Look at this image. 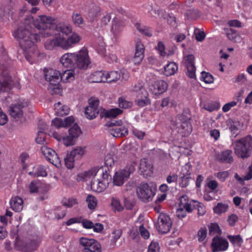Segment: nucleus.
Wrapping results in <instances>:
<instances>
[{
	"instance_id": "f704fd0d",
	"label": "nucleus",
	"mask_w": 252,
	"mask_h": 252,
	"mask_svg": "<svg viewBox=\"0 0 252 252\" xmlns=\"http://www.w3.org/2000/svg\"><path fill=\"white\" fill-rule=\"evenodd\" d=\"M44 47L46 49L53 50L56 47H58L56 34L53 39H48L44 43Z\"/></svg>"
},
{
	"instance_id": "cd10ccee",
	"label": "nucleus",
	"mask_w": 252,
	"mask_h": 252,
	"mask_svg": "<svg viewBox=\"0 0 252 252\" xmlns=\"http://www.w3.org/2000/svg\"><path fill=\"white\" fill-rule=\"evenodd\" d=\"M232 152L230 150H226L218 156V159L222 162L231 163L233 161Z\"/></svg>"
},
{
	"instance_id": "6e6d98bb",
	"label": "nucleus",
	"mask_w": 252,
	"mask_h": 252,
	"mask_svg": "<svg viewBox=\"0 0 252 252\" xmlns=\"http://www.w3.org/2000/svg\"><path fill=\"white\" fill-rule=\"evenodd\" d=\"M190 177L189 174L183 175L181 177L179 185L182 188H186L189 184V181Z\"/></svg>"
},
{
	"instance_id": "f257e3e1",
	"label": "nucleus",
	"mask_w": 252,
	"mask_h": 252,
	"mask_svg": "<svg viewBox=\"0 0 252 252\" xmlns=\"http://www.w3.org/2000/svg\"><path fill=\"white\" fill-rule=\"evenodd\" d=\"M30 29L29 26L20 27L14 32L13 36L19 40L27 61L33 63L38 60L39 53L34 43L39 40V36L32 33Z\"/></svg>"
},
{
	"instance_id": "69168bd1",
	"label": "nucleus",
	"mask_w": 252,
	"mask_h": 252,
	"mask_svg": "<svg viewBox=\"0 0 252 252\" xmlns=\"http://www.w3.org/2000/svg\"><path fill=\"white\" fill-rule=\"evenodd\" d=\"M229 173L228 171L220 172L217 174V177L220 182H224L226 179L228 177Z\"/></svg>"
},
{
	"instance_id": "473e14b6",
	"label": "nucleus",
	"mask_w": 252,
	"mask_h": 252,
	"mask_svg": "<svg viewBox=\"0 0 252 252\" xmlns=\"http://www.w3.org/2000/svg\"><path fill=\"white\" fill-rule=\"evenodd\" d=\"M105 82L111 83L118 80L121 77L119 72L117 71H112L105 73Z\"/></svg>"
},
{
	"instance_id": "0eeeda50",
	"label": "nucleus",
	"mask_w": 252,
	"mask_h": 252,
	"mask_svg": "<svg viewBox=\"0 0 252 252\" xmlns=\"http://www.w3.org/2000/svg\"><path fill=\"white\" fill-rule=\"evenodd\" d=\"M58 47L64 50H68L73 45L78 43L81 40L80 36L76 33H73L67 38H65L61 34H57Z\"/></svg>"
},
{
	"instance_id": "09e8293b",
	"label": "nucleus",
	"mask_w": 252,
	"mask_h": 252,
	"mask_svg": "<svg viewBox=\"0 0 252 252\" xmlns=\"http://www.w3.org/2000/svg\"><path fill=\"white\" fill-rule=\"evenodd\" d=\"M86 201L88 203V207L90 209H94L96 206L97 200L92 195H88Z\"/></svg>"
},
{
	"instance_id": "864d4df0",
	"label": "nucleus",
	"mask_w": 252,
	"mask_h": 252,
	"mask_svg": "<svg viewBox=\"0 0 252 252\" xmlns=\"http://www.w3.org/2000/svg\"><path fill=\"white\" fill-rule=\"evenodd\" d=\"M209 228L210 235L219 234L220 232V228L217 223H211Z\"/></svg>"
},
{
	"instance_id": "0e129e2a",
	"label": "nucleus",
	"mask_w": 252,
	"mask_h": 252,
	"mask_svg": "<svg viewBox=\"0 0 252 252\" xmlns=\"http://www.w3.org/2000/svg\"><path fill=\"white\" fill-rule=\"evenodd\" d=\"M207 235V229L206 228H201L198 232V240L199 242H202L206 238Z\"/></svg>"
},
{
	"instance_id": "9d476101",
	"label": "nucleus",
	"mask_w": 252,
	"mask_h": 252,
	"mask_svg": "<svg viewBox=\"0 0 252 252\" xmlns=\"http://www.w3.org/2000/svg\"><path fill=\"white\" fill-rule=\"evenodd\" d=\"M75 56L74 67L75 69H86L90 63L87 50L83 48L79 52L74 53Z\"/></svg>"
},
{
	"instance_id": "f03ea898",
	"label": "nucleus",
	"mask_w": 252,
	"mask_h": 252,
	"mask_svg": "<svg viewBox=\"0 0 252 252\" xmlns=\"http://www.w3.org/2000/svg\"><path fill=\"white\" fill-rule=\"evenodd\" d=\"M74 121V118L72 116H69L64 119L56 118L52 122L51 126L58 130L61 128L69 127L67 135L63 138V144L67 147L75 145L77 140L82 133L79 126L76 124H73Z\"/></svg>"
},
{
	"instance_id": "1a4fd4ad",
	"label": "nucleus",
	"mask_w": 252,
	"mask_h": 252,
	"mask_svg": "<svg viewBox=\"0 0 252 252\" xmlns=\"http://www.w3.org/2000/svg\"><path fill=\"white\" fill-rule=\"evenodd\" d=\"M79 244L84 252H101L100 244L94 239L81 237Z\"/></svg>"
},
{
	"instance_id": "e2e57ef3",
	"label": "nucleus",
	"mask_w": 252,
	"mask_h": 252,
	"mask_svg": "<svg viewBox=\"0 0 252 252\" xmlns=\"http://www.w3.org/2000/svg\"><path fill=\"white\" fill-rule=\"evenodd\" d=\"M178 179V176L175 173L169 174L166 178L167 183L171 184L175 183Z\"/></svg>"
},
{
	"instance_id": "680f3d73",
	"label": "nucleus",
	"mask_w": 252,
	"mask_h": 252,
	"mask_svg": "<svg viewBox=\"0 0 252 252\" xmlns=\"http://www.w3.org/2000/svg\"><path fill=\"white\" fill-rule=\"evenodd\" d=\"M156 49L158 51L160 56L164 57L166 55V53L165 52V46L161 41L158 42V44L156 47Z\"/></svg>"
},
{
	"instance_id": "a18cd8bd",
	"label": "nucleus",
	"mask_w": 252,
	"mask_h": 252,
	"mask_svg": "<svg viewBox=\"0 0 252 252\" xmlns=\"http://www.w3.org/2000/svg\"><path fill=\"white\" fill-rule=\"evenodd\" d=\"M59 84V82L49 83L48 86V90L52 94H58L60 92V88Z\"/></svg>"
},
{
	"instance_id": "412c9836",
	"label": "nucleus",
	"mask_w": 252,
	"mask_h": 252,
	"mask_svg": "<svg viewBox=\"0 0 252 252\" xmlns=\"http://www.w3.org/2000/svg\"><path fill=\"white\" fill-rule=\"evenodd\" d=\"M167 83L163 80L157 81L153 84L150 90L155 94H161L166 91L167 89Z\"/></svg>"
},
{
	"instance_id": "423d86ee",
	"label": "nucleus",
	"mask_w": 252,
	"mask_h": 252,
	"mask_svg": "<svg viewBox=\"0 0 252 252\" xmlns=\"http://www.w3.org/2000/svg\"><path fill=\"white\" fill-rule=\"evenodd\" d=\"M189 118L184 114L178 115L176 119L175 126L178 132L183 136H188L192 131V126L189 122Z\"/></svg>"
},
{
	"instance_id": "a878e982",
	"label": "nucleus",
	"mask_w": 252,
	"mask_h": 252,
	"mask_svg": "<svg viewBox=\"0 0 252 252\" xmlns=\"http://www.w3.org/2000/svg\"><path fill=\"white\" fill-rule=\"evenodd\" d=\"M105 73L102 71L94 72L89 78V80L92 83L105 82Z\"/></svg>"
},
{
	"instance_id": "c03bdc74",
	"label": "nucleus",
	"mask_w": 252,
	"mask_h": 252,
	"mask_svg": "<svg viewBox=\"0 0 252 252\" xmlns=\"http://www.w3.org/2000/svg\"><path fill=\"white\" fill-rule=\"evenodd\" d=\"M75 158L73 155H71V153H69L64 158L65 164L67 168L71 169L74 167Z\"/></svg>"
},
{
	"instance_id": "c9c22d12",
	"label": "nucleus",
	"mask_w": 252,
	"mask_h": 252,
	"mask_svg": "<svg viewBox=\"0 0 252 252\" xmlns=\"http://www.w3.org/2000/svg\"><path fill=\"white\" fill-rule=\"evenodd\" d=\"M57 32L67 35L72 32V28L67 25L58 24L55 27Z\"/></svg>"
},
{
	"instance_id": "2eb2a0df",
	"label": "nucleus",
	"mask_w": 252,
	"mask_h": 252,
	"mask_svg": "<svg viewBox=\"0 0 252 252\" xmlns=\"http://www.w3.org/2000/svg\"><path fill=\"white\" fill-rule=\"evenodd\" d=\"M99 100L98 99L92 97L89 100V105L85 108V114L86 117L92 120L95 118L99 114Z\"/></svg>"
},
{
	"instance_id": "72a5a7b5",
	"label": "nucleus",
	"mask_w": 252,
	"mask_h": 252,
	"mask_svg": "<svg viewBox=\"0 0 252 252\" xmlns=\"http://www.w3.org/2000/svg\"><path fill=\"white\" fill-rule=\"evenodd\" d=\"M72 69L66 70L62 74L61 73L60 80H61L63 82H70L73 80L74 78V73Z\"/></svg>"
},
{
	"instance_id": "2f4dec72",
	"label": "nucleus",
	"mask_w": 252,
	"mask_h": 252,
	"mask_svg": "<svg viewBox=\"0 0 252 252\" xmlns=\"http://www.w3.org/2000/svg\"><path fill=\"white\" fill-rule=\"evenodd\" d=\"M158 15L161 18L167 20L168 23L171 26L174 27L176 25V18L172 15L167 14L162 10L158 11Z\"/></svg>"
},
{
	"instance_id": "58836bf2",
	"label": "nucleus",
	"mask_w": 252,
	"mask_h": 252,
	"mask_svg": "<svg viewBox=\"0 0 252 252\" xmlns=\"http://www.w3.org/2000/svg\"><path fill=\"white\" fill-rule=\"evenodd\" d=\"M62 204L66 207L71 208L78 204V200L74 197L63 198L62 200Z\"/></svg>"
},
{
	"instance_id": "ddd939ff",
	"label": "nucleus",
	"mask_w": 252,
	"mask_h": 252,
	"mask_svg": "<svg viewBox=\"0 0 252 252\" xmlns=\"http://www.w3.org/2000/svg\"><path fill=\"white\" fill-rule=\"evenodd\" d=\"M172 224L171 219L168 215L164 213H160L158 216L156 226L158 231L166 233L170 230Z\"/></svg>"
},
{
	"instance_id": "79ce46f5",
	"label": "nucleus",
	"mask_w": 252,
	"mask_h": 252,
	"mask_svg": "<svg viewBox=\"0 0 252 252\" xmlns=\"http://www.w3.org/2000/svg\"><path fill=\"white\" fill-rule=\"evenodd\" d=\"M73 23L76 26H80L84 23V19L81 14L78 12H74L72 15Z\"/></svg>"
},
{
	"instance_id": "a19ab883",
	"label": "nucleus",
	"mask_w": 252,
	"mask_h": 252,
	"mask_svg": "<svg viewBox=\"0 0 252 252\" xmlns=\"http://www.w3.org/2000/svg\"><path fill=\"white\" fill-rule=\"evenodd\" d=\"M188 197L186 195L183 196L180 198V207L184 208L187 212L191 213L192 212V209L191 204L187 202Z\"/></svg>"
},
{
	"instance_id": "f8f14e48",
	"label": "nucleus",
	"mask_w": 252,
	"mask_h": 252,
	"mask_svg": "<svg viewBox=\"0 0 252 252\" xmlns=\"http://www.w3.org/2000/svg\"><path fill=\"white\" fill-rule=\"evenodd\" d=\"M57 21L56 18L46 15H40L33 20V24L35 28L40 30L50 29L52 25Z\"/></svg>"
},
{
	"instance_id": "f3484780",
	"label": "nucleus",
	"mask_w": 252,
	"mask_h": 252,
	"mask_svg": "<svg viewBox=\"0 0 252 252\" xmlns=\"http://www.w3.org/2000/svg\"><path fill=\"white\" fill-rule=\"evenodd\" d=\"M41 151L47 159L57 167L61 166V160L56 152L46 146H43Z\"/></svg>"
},
{
	"instance_id": "dca6fc26",
	"label": "nucleus",
	"mask_w": 252,
	"mask_h": 252,
	"mask_svg": "<svg viewBox=\"0 0 252 252\" xmlns=\"http://www.w3.org/2000/svg\"><path fill=\"white\" fill-rule=\"evenodd\" d=\"M4 67L2 65L0 66V71L2 72L0 74V92H7L11 90L12 87L11 77L8 75Z\"/></svg>"
},
{
	"instance_id": "7c9ffc66",
	"label": "nucleus",
	"mask_w": 252,
	"mask_h": 252,
	"mask_svg": "<svg viewBox=\"0 0 252 252\" xmlns=\"http://www.w3.org/2000/svg\"><path fill=\"white\" fill-rule=\"evenodd\" d=\"M225 32L228 38L235 42H240L241 38L239 35L237 34L236 31L232 29H225Z\"/></svg>"
},
{
	"instance_id": "c756f323",
	"label": "nucleus",
	"mask_w": 252,
	"mask_h": 252,
	"mask_svg": "<svg viewBox=\"0 0 252 252\" xmlns=\"http://www.w3.org/2000/svg\"><path fill=\"white\" fill-rule=\"evenodd\" d=\"M178 65L174 62H171L164 67V74L167 76L174 75L178 70Z\"/></svg>"
},
{
	"instance_id": "de8ad7c7",
	"label": "nucleus",
	"mask_w": 252,
	"mask_h": 252,
	"mask_svg": "<svg viewBox=\"0 0 252 252\" xmlns=\"http://www.w3.org/2000/svg\"><path fill=\"white\" fill-rule=\"evenodd\" d=\"M39 246V242L36 240L31 241L27 243L25 246V249L27 252H32L34 251Z\"/></svg>"
},
{
	"instance_id": "39448f33",
	"label": "nucleus",
	"mask_w": 252,
	"mask_h": 252,
	"mask_svg": "<svg viewBox=\"0 0 252 252\" xmlns=\"http://www.w3.org/2000/svg\"><path fill=\"white\" fill-rule=\"evenodd\" d=\"M155 191V188L147 183H141L136 189L138 198L145 202H149L153 199Z\"/></svg>"
},
{
	"instance_id": "603ef678",
	"label": "nucleus",
	"mask_w": 252,
	"mask_h": 252,
	"mask_svg": "<svg viewBox=\"0 0 252 252\" xmlns=\"http://www.w3.org/2000/svg\"><path fill=\"white\" fill-rule=\"evenodd\" d=\"M70 153H71V155H73L75 158H80L84 154L85 150L84 148L77 147L72 150Z\"/></svg>"
},
{
	"instance_id": "6ab92c4d",
	"label": "nucleus",
	"mask_w": 252,
	"mask_h": 252,
	"mask_svg": "<svg viewBox=\"0 0 252 252\" xmlns=\"http://www.w3.org/2000/svg\"><path fill=\"white\" fill-rule=\"evenodd\" d=\"M148 92L143 88H140L136 94L135 103L139 107H144L151 103L150 99L148 97Z\"/></svg>"
},
{
	"instance_id": "bf43d9fd",
	"label": "nucleus",
	"mask_w": 252,
	"mask_h": 252,
	"mask_svg": "<svg viewBox=\"0 0 252 252\" xmlns=\"http://www.w3.org/2000/svg\"><path fill=\"white\" fill-rule=\"evenodd\" d=\"M144 57V53H139V52H135L133 59L134 64H139L143 60Z\"/></svg>"
},
{
	"instance_id": "ea45409f",
	"label": "nucleus",
	"mask_w": 252,
	"mask_h": 252,
	"mask_svg": "<svg viewBox=\"0 0 252 252\" xmlns=\"http://www.w3.org/2000/svg\"><path fill=\"white\" fill-rule=\"evenodd\" d=\"M117 161V157L114 154H107L104 158L105 164L108 167H112Z\"/></svg>"
},
{
	"instance_id": "e433bc0d",
	"label": "nucleus",
	"mask_w": 252,
	"mask_h": 252,
	"mask_svg": "<svg viewBox=\"0 0 252 252\" xmlns=\"http://www.w3.org/2000/svg\"><path fill=\"white\" fill-rule=\"evenodd\" d=\"M48 128L47 125H44V127H40V130L37 133V136L35 139L36 142L39 144H43L45 142V135L44 131Z\"/></svg>"
},
{
	"instance_id": "338daca9",
	"label": "nucleus",
	"mask_w": 252,
	"mask_h": 252,
	"mask_svg": "<svg viewBox=\"0 0 252 252\" xmlns=\"http://www.w3.org/2000/svg\"><path fill=\"white\" fill-rule=\"evenodd\" d=\"M238 220V218L237 215L232 214L228 217L227 221L231 226H233Z\"/></svg>"
},
{
	"instance_id": "c85d7f7f",
	"label": "nucleus",
	"mask_w": 252,
	"mask_h": 252,
	"mask_svg": "<svg viewBox=\"0 0 252 252\" xmlns=\"http://www.w3.org/2000/svg\"><path fill=\"white\" fill-rule=\"evenodd\" d=\"M55 110L58 116H63L68 114L69 108L66 105H63L60 102L55 104Z\"/></svg>"
},
{
	"instance_id": "4d7b16f0",
	"label": "nucleus",
	"mask_w": 252,
	"mask_h": 252,
	"mask_svg": "<svg viewBox=\"0 0 252 252\" xmlns=\"http://www.w3.org/2000/svg\"><path fill=\"white\" fill-rule=\"evenodd\" d=\"M118 101L119 106L121 108L127 109L131 107L132 105V103L131 102L128 101L123 98H120Z\"/></svg>"
},
{
	"instance_id": "49530a36",
	"label": "nucleus",
	"mask_w": 252,
	"mask_h": 252,
	"mask_svg": "<svg viewBox=\"0 0 252 252\" xmlns=\"http://www.w3.org/2000/svg\"><path fill=\"white\" fill-rule=\"evenodd\" d=\"M228 206L225 204L222 203H218L217 205L214 207V212L218 214H220L225 213L228 209Z\"/></svg>"
},
{
	"instance_id": "a211bd4d",
	"label": "nucleus",
	"mask_w": 252,
	"mask_h": 252,
	"mask_svg": "<svg viewBox=\"0 0 252 252\" xmlns=\"http://www.w3.org/2000/svg\"><path fill=\"white\" fill-rule=\"evenodd\" d=\"M213 252L224 251L228 247L227 241L218 236L214 237L211 244Z\"/></svg>"
},
{
	"instance_id": "4c0bfd02",
	"label": "nucleus",
	"mask_w": 252,
	"mask_h": 252,
	"mask_svg": "<svg viewBox=\"0 0 252 252\" xmlns=\"http://www.w3.org/2000/svg\"><path fill=\"white\" fill-rule=\"evenodd\" d=\"M137 30L145 36L151 37L152 36V31L150 28L147 27L139 23L135 25Z\"/></svg>"
},
{
	"instance_id": "5701e85b",
	"label": "nucleus",
	"mask_w": 252,
	"mask_h": 252,
	"mask_svg": "<svg viewBox=\"0 0 252 252\" xmlns=\"http://www.w3.org/2000/svg\"><path fill=\"white\" fill-rule=\"evenodd\" d=\"M46 80L51 82H59L61 73L59 71L50 68L44 71Z\"/></svg>"
},
{
	"instance_id": "bb28decb",
	"label": "nucleus",
	"mask_w": 252,
	"mask_h": 252,
	"mask_svg": "<svg viewBox=\"0 0 252 252\" xmlns=\"http://www.w3.org/2000/svg\"><path fill=\"white\" fill-rule=\"evenodd\" d=\"M228 125L234 137H236L238 135L239 132L243 126L240 122L232 120L229 121Z\"/></svg>"
},
{
	"instance_id": "052dcab7",
	"label": "nucleus",
	"mask_w": 252,
	"mask_h": 252,
	"mask_svg": "<svg viewBox=\"0 0 252 252\" xmlns=\"http://www.w3.org/2000/svg\"><path fill=\"white\" fill-rule=\"evenodd\" d=\"M100 12L99 8L96 6L92 7L89 12V16L94 18L99 15Z\"/></svg>"
},
{
	"instance_id": "774afa93",
	"label": "nucleus",
	"mask_w": 252,
	"mask_h": 252,
	"mask_svg": "<svg viewBox=\"0 0 252 252\" xmlns=\"http://www.w3.org/2000/svg\"><path fill=\"white\" fill-rule=\"evenodd\" d=\"M38 183L37 182H32L29 185V189L31 193H35L38 191Z\"/></svg>"
},
{
	"instance_id": "8fccbe9b",
	"label": "nucleus",
	"mask_w": 252,
	"mask_h": 252,
	"mask_svg": "<svg viewBox=\"0 0 252 252\" xmlns=\"http://www.w3.org/2000/svg\"><path fill=\"white\" fill-rule=\"evenodd\" d=\"M122 231L121 229L114 230L112 233L111 242L113 245H115L116 241L121 237Z\"/></svg>"
},
{
	"instance_id": "5fc2aeb1",
	"label": "nucleus",
	"mask_w": 252,
	"mask_h": 252,
	"mask_svg": "<svg viewBox=\"0 0 252 252\" xmlns=\"http://www.w3.org/2000/svg\"><path fill=\"white\" fill-rule=\"evenodd\" d=\"M227 237L229 241L234 245L240 246L242 243V239L240 235H228Z\"/></svg>"
},
{
	"instance_id": "4468645a",
	"label": "nucleus",
	"mask_w": 252,
	"mask_h": 252,
	"mask_svg": "<svg viewBox=\"0 0 252 252\" xmlns=\"http://www.w3.org/2000/svg\"><path fill=\"white\" fill-rule=\"evenodd\" d=\"M27 106V102L24 101H20L17 104L11 105L9 109L10 116L15 121L20 120L23 116V109Z\"/></svg>"
},
{
	"instance_id": "b1692460",
	"label": "nucleus",
	"mask_w": 252,
	"mask_h": 252,
	"mask_svg": "<svg viewBox=\"0 0 252 252\" xmlns=\"http://www.w3.org/2000/svg\"><path fill=\"white\" fill-rule=\"evenodd\" d=\"M139 170L141 173L146 174H151L153 172V165L150 160L144 158L142 159L140 162Z\"/></svg>"
},
{
	"instance_id": "6e6552de",
	"label": "nucleus",
	"mask_w": 252,
	"mask_h": 252,
	"mask_svg": "<svg viewBox=\"0 0 252 252\" xmlns=\"http://www.w3.org/2000/svg\"><path fill=\"white\" fill-rule=\"evenodd\" d=\"M134 170V166L131 164L126 168L116 172L113 178V184L117 186H122Z\"/></svg>"
},
{
	"instance_id": "393cba45",
	"label": "nucleus",
	"mask_w": 252,
	"mask_h": 252,
	"mask_svg": "<svg viewBox=\"0 0 252 252\" xmlns=\"http://www.w3.org/2000/svg\"><path fill=\"white\" fill-rule=\"evenodd\" d=\"M11 208L15 212H20L23 208V200L22 198L18 196H15L11 198L10 202Z\"/></svg>"
},
{
	"instance_id": "9b49d317",
	"label": "nucleus",
	"mask_w": 252,
	"mask_h": 252,
	"mask_svg": "<svg viewBox=\"0 0 252 252\" xmlns=\"http://www.w3.org/2000/svg\"><path fill=\"white\" fill-rule=\"evenodd\" d=\"M122 121H114L108 122L107 126L110 127L109 132L111 135L115 137H123L128 134V131L126 127L121 126Z\"/></svg>"
},
{
	"instance_id": "20e7f679",
	"label": "nucleus",
	"mask_w": 252,
	"mask_h": 252,
	"mask_svg": "<svg viewBox=\"0 0 252 252\" xmlns=\"http://www.w3.org/2000/svg\"><path fill=\"white\" fill-rule=\"evenodd\" d=\"M235 155L242 158L250 157L252 152V137L248 135L233 143Z\"/></svg>"
},
{
	"instance_id": "13d9d810",
	"label": "nucleus",
	"mask_w": 252,
	"mask_h": 252,
	"mask_svg": "<svg viewBox=\"0 0 252 252\" xmlns=\"http://www.w3.org/2000/svg\"><path fill=\"white\" fill-rule=\"evenodd\" d=\"M202 78L205 83L207 84L212 83L214 81L213 76L209 73L206 72H202Z\"/></svg>"
},
{
	"instance_id": "37998d69",
	"label": "nucleus",
	"mask_w": 252,
	"mask_h": 252,
	"mask_svg": "<svg viewBox=\"0 0 252 252\" xmlns=\"http://www.w3.org/2000/svg\"><path fill=\"white\" fill-rule=\"evenodd\" d=\"M123 111L119 108H113L105 112V116L107 118H115L121 114Z\"/></svg>"
},
{
	"instance_id": "aec40b11",
	"label": "nucleus",
	"mask_w": 252,
	"mask_h": 252,
	"mask_svg": "<svg viewBox=\"0 0 252 252\" xmlns=\"http://www.w3.org/2000/svg\"><path fill=\"white\" fill-rule=\"evenodd\" d=\"M185 65L187 69V74L191 78L195 77V66L194 65V57L193 55H189L185 57Z\"/></svg>"
},
{
	"instance_id": "7ed1b4c3",
	"label": "nucleus",
	"mask_w": 252,
	"mask_h": 252,
	"mask_svg": "<svg viewBox=\"0 0 252 252\" xmlns=\"http://www.w3.org/2000/svg\"><path fill=\"white\" fill-rule=\"evenodd\" d=\"M79 176L83 180H87L88 178L92 177L91 187L94 191L102 192L106 189L109 184V173L103 167L94 168L80 174Z\"/></svg>"
},
{
	"instance_id": "3c124183",
	"label": "nucleus",
	"mask_w": 252,
	"mask_h": 252,
	"mask_svg": "<svg viewBox=\"0 0 252 252\" xmlns=\"http://www.w3.org/2000/svg\"><path fill=\"white\" fill-rule=\"evenodd\" d=\"M220 107L219 103L216 102H211L204 105L203 108L210 112L217 110Z\"/></svg>"
},
{
	"instance_id": "4be33fe9",
	"label": "nucleus",
	"mask_w": 252,
	"mask_h": 252,
	"mask_svg": "<svg viewBox=\"0 0 252 252\" xmlns=\"http://www.w3.org/2000/svg\"><path fill=\"white\" fill-rule=\"evenodd\" d=\"M74 58V53H66L61 58L60 62L63 66L75 69Z\"/></svg>"
}]
</instances>
